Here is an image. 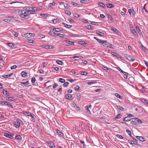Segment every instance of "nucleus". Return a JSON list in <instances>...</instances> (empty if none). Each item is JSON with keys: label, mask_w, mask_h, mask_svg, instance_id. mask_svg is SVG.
I'll list each match as a JSON object with an SVG mask.
<instances>
[{"label": "nucleus", "mask_w": 148, "mask_h": 148, "mask_svg": "<svg viewBox=\"0 0 148 148\" xmlns=\"http://www.w3.org/2000/svg\"><path fill=\"white\" fill-rule=\"evenodd\" d=\"M19 12L21 14L20 15V16L22 18L27 19L30 17L29 15L27 14H30L31 12H30L27 9H23V10H20Z\"/></svg>", "instance_id": "f257e3e1"}, {"label": "nucleus", "mask_w": 148, "mask_h": 148, "mask_svg": "<svg viewBox=\"0 0 148 148\" xmlns=\"http://www.w3.org/2000/svg\"><path fill=\"white\" fill-rule=\"evenodd\" d=\"M23 9H27L30 12H31V14H32L35 13L36 10V8L31 7H25L23 8Z\"/></svg>", "instance_id": "f03ea898"}, {"label": "nucleus", "mask_w": 148, "mask_h": 148, "mask_svg": "<svg viewBox=\"0 0 148 148\" xmlns=\"http://www.w3.org/2000/svg\"><path fill=\"white\" fill-rule=\"evenodd\" d=\"M23 124V121L18 119H17L16 121L14 122V124L15 125V127L17 128H18L21 125Z\"/></svg>", "instance_id": "7ed1b4c3"}, {"label": "nucleus", "mask_w": 148, "mask_h": 148, "mask_svg": "<svg viewBox=\"0 0 148 148\" xmlns=\"http://www.w3.org/2000/svg\"><path fill=\"white\" fill-rule=\"evenodd\" d=\"M102 45L106 47L111 48L112 49H115L114 46L111 47V45H112L107 42L106 41V42L104 43Z\"/></svg>", "instance_id": "20e7f679"}, {"label": "nucleus", "mask_w": 148, "mask_h": 148, "mask_svg": "<svg viewBox=\"0 0 148 148\" xmlns=\"http://www.w3.org/2000/svg\"><path fill=\"white\" fill-rule=\"evenodd\" d=\"M34 35V34L31 33H25L22 35V36L23 37L27 38L32 37Z\"/></svg>", "instance_id": "39448f33"}, {"label": "nucleus", "mask_w": 148, "mask_h": 148, "mask_svg": "<svg viewBox=\"0 0 148 148\" xmlns=\"http://www.w3.org/2000/svg\"><path fill=\"white\" fill-rule=\"evenodd\" d=\"M131 122L133 124L136 125L137 123V121L138 120V119L137 118H133L132 119Z\"/></svg>", "instance_id": "423d86ee"}, {"label": "nucleus", "mask_w": 148, "mask_h": 148, "mask_svg": "<svg viewBox=\"0 0 148 148\" xmlns=\"http://www.w3.org/2000/svg\"><path fill=\"white\" fill-rule=\"evenodd\" d=\"M65 97L68 99L71 100L73 99L72 95L69 94H66L65 95Z\"/></svg>", "instance_id": "0eeeda50"}, {"label": "nucleus", "mask_w": 148, "mask_h": 148, "mask_svg": "<svg viewBox=\"0 0 148 148\" xmlns=\"http://www.w3.org/2000/svg\"><path fill=\"white\" fill-rule=\"evenodd\" d=\"M64 5V7L65 8H69L70 6L68 4H67L66 3L61 2L60 3V6H61L62 5Z\"/></svg>", "instance_id": "6e6552de"}, {"label": "nucleus", "mask_w": 148, "mask_h": 148, "mask_svg": "<svg viewBox=\"0 0 148 148\" xmlns=\"http://www.w3.org/2000/svg\"><path fill=\"white\" fill-rule=\"evenodd\" d=\"M4 135L5 137L10 138L11 139H13L14 138V137L11 134H10L8 133H4Z\"/></svg>", "instance_id": "1a4fd4ad"}, {"label": "nucleus", "mask_w": 148, "mask_h": 148, "mask_svg": "<svg viewBox=\"0 0 148 148\" xmlns=\"http://www.w3.org/2000/svg\"><path fill=\"white\" fill-rule=\"evenodd\" d=\"M126 58L130 61H133L134 60V59L130 56H127L125 57Z\"/></svg>", "instance_id": "9d476101"}, {"label": "nucleus", "mask_w": 148, "mask_h": 148, "mask_svg": "<svg viewBox=\"0 0 148 148\" xmlns=\"http://www.w3.org/2000/svg\"><path fill=\"white\" fill-rule=\"evenodd\" d=\"M111 53L112 55L117 57L118 58H121L122 57L120 56L119 55L118 53H116L115 52H111Z\"/></svg>", "instance_id": "9b49d317"}, {"label": "nucleus", "mask_w": 148, "mask_h": 148, "mask_svg": "<svg viewBox=\"0 0 148 148\" xmlns=\"http://www.w3.org/2000/svg\"><path fill=\"white\" fill-rule=\"evenodd\" d=\"M136 138L138 140H140L142 142L144 141L145 140L144 138L142 136H136Z\"/></svg>", "instance_id": "f8f14e48"}, {"label": "nucleus", "mask_w": 148, "mask_h": 148, "mask_svg": "<svg viewBox=\"0 0 148 148\" xmlns=\"http://www.w3.org/2000/svg\"><path fill=\"white\" fill-rule=\"evenodd\" d=\"M72 106H73L74 108L76 109L77 110H80L78 106L74 103H72Z\"/></svg>", "instance_id": "ddd939ff"}, {"label": "nucleus", "mask_w": 148, "mask_h": 148, "mask_svg": "<svg viewBox=\"0 0 148 148\" xmlns=\"http://www.w3.org/2000/svg\"><path fill=\"white\" fill-rule=\"evenodd\" d=\"M53 30L56 32H61L63 31V30L61 29H60L58 28L54 27L53 28Z\"/></svg>", "instance_id": "4468645a"}, {"label": "nucleus", "mask_w": 148, "mask_h": 148, "mask_svg": "<svg viewBox=\"0 0 148 148\" xmlns=\"http://www.w3.org/2000/svg\"><path fill=\"white\" fill-rule=\"evenodd\" d=\"M82 97V96L81 94L80 93H78L77 94V98L79 101H80L81 99V98Z\"/></svg>", "instance_id": "2eb2a0df"}, {"label": "nucleus", "mask_w": 148, "mask_h": 148, "mask_svg": "<svg viewBox=\"0 0 148 148\" xmlns=\"http://www.w3.org/2000/svg\"><path fill=\"white\" fill-rule=\"evenodd\" d=\"M20 83L23 84V85H22L23 86H27L29 84V82L28 81H27L25 82H20Z\"/></svg>", "instance_id": "dca6fc26"}, {"label": "nucleus", "mask_w": 148, "mask_h": 148, "mask_svg": "<svg viewBox=\"0 0 148 148\" xmlns=\"http://www.w3.org/2000/svg\"><path fill=\"white\" fill-rule=\"evenodd\" d=\"M131 119L130 117H129L128 116H127L126 117H125L124 119H123V121H129L131 120Z\"/></svg>", "instance_id": "f3484780"}, {"label": "nucleus", "mask_w": 148, "mask_h": 148, "mask_svg": "<svg viewBox=\"0 0 148 148\" xmlns=\"http://www.w3.org/2000/svg\"><path fill=\"white\" fill-rule=\"evenodd\" d=\"M2 92L4 95H5L7 96H9V95L10 94L9 92L7 90H3Z\"/></svg>", "instance_id": "a211bd4d"}, {"label": "nucleus", "mask_w": 148, "mask_h": 148, "mask_svg": "<svg viewBox=\"0 0 148 148\" xmlns=\"http://www.w3.org/2000/svg\"><path fill=\"white\" fill-rule=\"evenodd\" d=\"M98 4L101 7H102L103 8H106L105 5L103 3L99 2L98 3Z\"/></svg>", "instance_id": "6ab92c4d"}, {"label": "nucleus", "mask_w": 148, "mask_h": 148, "mask_svg": "<svg viewBox=\"0 0 148 148\" xmlns=\"http://www.w3.org/2000/svg\"><path fill=\"white\" fill-rule=\"evenodd\" d=\"M14 98L13 97H7L5 99L7 101H13L15 100Z\"/></svg>", "instance_id": "aec40b11"}, {"label": "nucleus", "mask_w": 148, "mask_h": 148, "mask_svg": "<svg viewBox=\"0 0 148 148\" xmlns=\"http://www.w3.org/2000/svg\"><path fill=\"white\" fill-rule=\"evenodd\" d=\"M62 24L64 25V27L67 28H69L72 27L71 25H69L64 22L62 23Z\"/></svg>", "instance_id": "412c9836"}, {"label": "nucleus", "mask_w": 148, "mask_h": 148, "mask_svg": "<svg viewBox=\"0 0 148 148\" xmlns=\"http://www.w3.org/2000/svg\"><path fill=\"white\" fill-rule=\"evenodd\" d=\"M131 31L133 33V34L135 35H136L138 34L135 31L133 27H132L131 29Z\"/></svg>", "instance_id": "4be33fe9"}, {"label": "nucleus", "mask_w": 148, "mask_h": 148, "mask_svg": "<svg viewBox=\"0 0 148 148\" xmlns=\"http://www.w3.org/2000/svg\"><path fill=\"white\" fill-rule=\"evenodd\" d=\"M13 73H11L10 74L6 75H3L2 76V77L4 78H7L8 77H10L11 76L13 75Z\"/></svg>", "instance_id": "5701e85b"}, {"label": "nucleus", "mask_w": 148, "mask_h": 148, "mask_svg": "<svg viewBox=\"0 0 148 148\" xmlns=\"http://www.w3.org/2000/svg\"><path fill=\"white\" fill-rule=\"evenodd\" d=\"M65 42L68 44H69L70 45H74V42H73L70 41L68 40H66L65 41Z\"/></svg>", "instance_id": "b1692460"}, {"label": "nucleus", "mask_w": 148, "mask_h": 148, "mask_svg": "<svg viewBox=\"0 0 148 148\" xmlns=\"http://www.w3.org/2000/svg\"><path fill=\"white\" fill-rule=\"evenodd\" d=\"M111 30L114 32H115L116 33H118L119 32V31L116 28L112 27L111 28Z\"/></svg>", "instance_id": "393cba45"}, {"label": "nucleus", "mask_w": 148, "mask_h": 148, "mask_svg": "<svg viewBox=\"0 0 148 148\" xmlns=\"http://www.w3.org/2000/svg\"><path fill=\"white\" fill-rule=\"evenodd\" d=\"M15 138L16 139L19 140H21L22 139V137L21 136L19 135H16L15 137Z\"/></svg>", "instance_id": "a878e982"}, {"label": "nucleus", "mask_w": 148, "mask_h": 148, "mask_svg": "<svg viewBox=\"0 0 148 148\" xmlns=\"http://www.w3.org/2000/svg\"><path fill=\"white\" fill-rule=\"evenodd\" d=\"M106 6L109 8H113L114 7V5L111 3H108L106 4Z\"/></svg>", "instance_id": "bb28decb"}, {"label": "nucleus", "mask_w": 148, "mask_h": 148, "mask_svg": "<svg viewBox=\"0 0 148 148\" xmlns=\"http://www.w3.org/2000/svg\"><path fill=\"white\" fill-rule=\"evenodd\" d=\"M56 132L58 134V135L60 136H61L63 135V133L60 130H56Z\"/></svg>", "instance_id": "cd10ccee"}, {"label": "nucleus", "mask_w": 148, "mask_h": 148, "mask_svg": "<svg viewBox=\"0 0 148 148\" xmlns=\"http://www.w3.org/2000/svg\"><path fill=\"white\" fill-rule=\"evenodd\" d=\"M134 80V79L132 77H131L128 78V81L131 84L133 83Z\"/></svg>", "instance_id": "c85d7f7f"}, {"label": "nucleus", "mask_w": 148, "mask_h": 148, "mask_svg": "<svg viewBox=\"0 0 148 148\" xmlns=\"http://www.w3.org/2000/svg\"><path fill=\"white\" fill-rule=\"evenodd\" d=\"M7 101H0V105H6V104L7 103Z\"/></svg>", "instance_id": "c756f323"}, {"label": "nucleus", "mask_w": 148, "mask_h": 148, "mask_svg": "<svg viewBox=\"0 0 148 148\" xmlns=\"http://www.w3.org/2000/svg\"><path fill=\"white\" fill-rule=\"evenodd\" d=\"M126 140H128V142L131 145H134H134H135V144L134 143V142L133 140H128L127 139H126V140H125V141H126Z\"/></svg>", "instance_id": "7c9ffc66"}, {"label": "nucleus", "mask_w": 148, "mask_h": 148, "mask_svg": "<svg viewBox=\"0 0 148 148\" xmlns=\"http://www.w3.org/2000/svg\"><path fill=\"white\" fill-rule=\"evenodd\" d=\"M97 40L99 42L101 43V45L103 44L104 42H106V40H103L101 39H97Z\"/></svg>", "instance_id": "2f4dec72"}, {"label": "nucleus", "mask_w": 148, "mask_h": 148, "mask_svg": "<svg viewBox=\"0 0 148 148\" xmlns=\"http://www.w3.org/2000/svg\"><path fill=\"white\" fill-rule=\"evenodd\" d=\"M96 33L100 36H103L104 35V34L103 33H102L99 31H97L96 32Z\"/></svg>", "instance_id": "473e14b6"}, {"label": "nucleus", "mask_w": 148, "mask_h": 148, "mask_svg": "<svg viewBox=\"0 0 148 148\" xmlns=\"http://www.w3.org/2000/svg\"><path fill=\"white\" fill-rule=\"evenodd\" d=\"M27 73L25 71H23L21 73L22 76L24 77H25L27 75Z\"/></svg>", "instance_id": "72a5a7b5"}, {"label": "nucleus", "mask_w": 148, "mask_h": 148, "mask_svg": "<svg viewBox=\"0 0 148 148\" xmlns=\"http://www.w3.org/2000/svg\"><path fill=\"white\" fill-rule=\"evenodd\" d=\"M23 114L27 116H32V114H31L30 112H24L23 113Z\"/></svg>", "instance_id": "f704fd0d"}, {"label": "nucleus", "mask_w": 148, "mask_h": 148, "mask_svg": "<svg viewBox=\"0 0 148 148\" xmlns=\"http://www.w3.org/2000/svg\"><path fill=\"white\" fill-rule=\"evenodd\" d=\"M8 45L10 47L12 48H14L15 46V45L14 44L11 43H8Z\"/></svg>", "instance_id": "c9c22d12"}, {"label": "nucleus", "mask_w": 148, "mask_h": 148, "mask_svg": "<svg viewBox=\"0 0 148 148\" xmlns=\"http://www.w3.org/2000/svg\"><path fill=\"white\" fill-rule=\"evenodd\" d=\"M71 4L72 5H74L75 7H79V5L78 4L72 1L71 2Z\"/></svg>", "instance_id": "e433bc0d"}, {"label": "nucleus", "mask_w": 148, "mask_h": 148, "mask_svg": "<svg viewBox=\"0 0 148 148\" xmlns=\"http://www.w3.org/2000/svg\"><path fill=\"white\" fill-rule=\"evenodd\" d=\"M123 73V77L124 78L126 79L127 78L128 73L125 72V73Z\"/></svg>", "instance_id": "4c0bfd02"}, {"label": "nucleus", "mask_w": 148, "mask_h": 148, "mask_svg": "<svg viewBox=\"0 0 148 148\" xmlns=\"http://www.w3.org/2000/svg\"><path fill=\"white\" fill-rule=\"evenodd\" d=\"M121 114H119L116 115V117H115V119H119V118H121Z\"/></svg>", "instance_id": "58836bf2"}, {"label": "nucleus", "mask_w": 148, "mask_h": 148, "mask_svg": "<svg viewBox=\"0 0 148 148\" xmlns=\"http://www.w3.org/2000/svg\"><path fill=\"white\" fill-rule=\"evenodd\" d=\"M56 62L59 64L62 65L63 64V62L61 60H57L56 61Z\"/></svg>", "instance_id": "ea45409f"}, {"label": "nucleus", "mask_w": 148, "mask_h": 148, "mask_svg": "<svg viewBox=\"0 0 148 148\" xmlns=\"http://www.w3.org/2000/svg\"><path fill=\"white\" fill-rule=\"evenodd\" d=\"M128 11L130 15H131L132 13H133V12H135L134 10L132 9H129Z\"/></svg>", "instance_id": "a19ab883"}, {"label": "nucleus", "mask_w": 148, "mask_h": 148, "mask_svg": "<svg viewBox=\"0 0 148 148\" xmlns=\"http://www.w3.org/2000/svg\"><path fill=\"white\" fill-rule=\"evenodd\" d=\"M85 109L87 111V112L90 114H91V112L90 111V110L89 109V108H88V106H86L85 107Z\"/></svg>", "instance_id": "79ce46f5"}, {"label": "nucleus", "mask_w": 148, "mask_h": 148, "mask_svg": "<svg viewBox=\"0 0 148 148\" xmlns=\"http://www.w3.org/2000/svg\"><path fill=\"white\" fill-rule=\"evenodd\" d=\"M133 139L134 140V143L135 144V145H136L137 144V143H138V140L136 139L135 138L133 137L132 136V137Z\"/></svg>", "instance_id": "37998d69"}, {"label": "nucleus", "mask_w": 148, "mask_h": 148, "mask_svg": "<svg viewBox=\"0 0 148 148\" xmlns=\"http://www.w3.org/2000/svg\"><path fill=\"white\" fill-rule=\"evenodd\" d=\"M6 106H8V107L11 108H13V106L12 105L11 103L8 102H7V104H6Z\"/></svg>", "instance_id": "c03bdc74"}, {"label": "nucleus", "mask_w": 148, "mask_h": 148, "mask_svg": "<svg viewBox=\"0 0 148 148\" xmlns=\"http://www.w3.org/2000/svg\"><path fill=\"white\" fill-rule=\"evenodd\" d=\"M126 132H127L128 134L130 135L131 137H132V136L131 132L128 129H127L126 130Z\"/></svg>", "instance_id": "a18cd8bd"}, {"label": "nucleus", "mask_w": 148, "mask_h": 148, "mask_svg": "<svg viewBox=\"0 0 148 148\" xmlns=\"http://www.w3.org/2000/svg\"><path fill=\"white\" fill-rule=\"evenodd\" d=\"M59 81L62 83H64L65 82V80L62 78H60L59 79Z\"/></svg>", "instance_id": "49530a36"}, {"label": "nucleus", "mask_w": 148, "mask_h": 148, "mask_svg": "<svg viewBox=\"0 0 148 148\" xmlns=\"http://www.w3.org/2000/svg\"><path fill=\"white\" fill-rule=\"evenodd\" d=\"M96 82H97L96 81H91L90 82H88V84L89 85H91L92 84L96 83Z\"/></svg>", "instance_id": "de8ad7c7"}, {"label": "nucleus", "mask_w": 148, "mask_h": 148, "mask_svg": "<svg viewBox=\"0 0 148 148\" xmlns=\"http://www.w3.org/2000/svg\"><path fill=\"white\" fill-rule=\"evenodd\" d=\"M141 101L145 103L148 104V100H146L145 99H141Z\"/></svg>", "instance_id": "09e8293b"}, {"label": "nucleus", "mask_w": 148, "mask_h": 148, "mask_svg": "<svg viewBox=\"0 0 148 148\" xmlns=\"http://www.w3.org/2000/svg\"><path fill=\"white\" fill-rule=\"evenodd\" d=\"M74 89L76 90H79L80 89V88L77 85H76L74 88Z\"/></svg>", "instance_id": "8fccbe9b"}, {"label": "nucleus", "mask_w": 148, "mask_h": 148, "mask_svg": "<svg viewBox=\"0 0 148 148\" xmlns=\"http://www.w3.org/2000/svg\"><path fill=\"white\" fill-rule=\"evenodd\" d=\"M46 48L49 49H52L53 48V46L51 45H48L47 46Z\"/></svg>", "instance_id": "3c124183"}, {"label": "nucleus", "mask_w": 148, "mask_h": 148, "mask_svg": "<svg viewBox=\"0 0 148 148\" xmlns=\"http://www.w3.org/2000/svg\"><path fill=\"white\" fill-rule=\"evenodd\" d=\"M116 69L120 71L121 73H125V72L122 70L119 67H117Z\"/></svg>", "instance_id": "603ef678"}, {"label": "nucleus", "mask_w": 148, "mask_h": 148, "mask_svg": "<svg viewBox=\"0 0 148 148\" xmlns=\"http://www.w3.org/2000/svg\"><path fill=\"white\" fill-rule=\"evenodd\" d=\"M12 34L15 37H16L18 36V34L17 32H14V31H12Z\"/></svg>", "instance_id": "864d4df0"}, {"label": "nucleus", "mask_w": 148, "mask_h": 148, "mask_svg": "<svg viewBox=\"0 0 148 148\" xmlns=\"http://www.w3.org/2000/svg\"><path fill=\"white\" fill-rule=\"evenodd\" d=\"M117 108H119L120 110L122 111H123L124 110V109L123 108V107L120 106H117Z\"/></svg>", "instance_id": "5fc2aeb1"}, {"label": "nucleus", "mask_w": 148, "mask_h": 148, "mask_svg": "<svg viewBox=\"0 0 148 148\" xmlns=\"http://www.w3.org/2000/svg\"><path fill=\"white\" fill-rule=\"evenodd\" d=\"M69 83L68 82H64L63 84V86L65 87H66L69 85Z\"/></svg>", "instance_id": "6e6d98bb"}, {"label": "nucleus", "mask_w": 148, "mask_h": 148, "mask_svg": "<svg viewBox=\"0 0 148 148\" xmlns=\"http://www.w3.org/2000/svg\"><path fill=\"white\" fill-rule=\"evenodd\" d=\"M115 96L117 97L118 98H119L120 99H121V97L118 93H116L115 94Z\"/></svg>", "instance_id": "4d7b16f0"}, {"label": "nucleus", "mask_w": 148, "mask_h": 148, "mask_svg": "<svg viewBox=\"0 0 148 148\" xmlns=\"http://www.w3.org/2000/svg\"><path fill=\"white\" fill-rule=\"evenodd\" d=\"M57 35L59 36L60 38H64V35L63 34H62L60 33H59L58 34H57Z\"/></svg>", "instance_id": "13d9d810"}, {"label": "nucleus", "mask_w": 148, "mask_h": 148, "mask_svg": "<svg viewBox=\"0 0 148 148\" xmlns=\"http://www.w3.org/2000/svg\"><path fill=\"white\" fill-rule=\"evenodd\" d=\"M48 144L49 145L50 147H52V146H53V145H54V144L53 143L49 142L48 143Z\"/></svg>", "instance_id": "bf43d9fd"}, {"label": "nucleus", "mask_w": 148, "mask_h": 148, "mask_svg": "<svg viewBox=\"0 0 148 148\" xmlns=\"http://www.w3.org/2000/svg\"><path fill=\"white\" fill-rule=\"evenodd\" d=\"M58 20H59L57 18H56L55 19H54L53 20V23H56L58 21Z\"/></svg>", "instance_id": "052dcab7"}, {"label": "nucleus", "mask_w": 148, "mask_h": 148, "mask_svg": "<svg viewBox=\"0 0 148 148\" xmlns=\"http://www.w3.org/2000/svg\"><path fill=\"white\" fill-rule=\"evenodd\" d=\"M86 28L88 29H89V30L91 29H92L91 26L90 25H87L86 27Z\"/></svg>", "instance_id": "680f3d73"}, {"label": "nucleus", "mask_w": 148, "mask_h": 148, "mask_svg": "<svg viewBox=\"0 0 148 148\" xmlns=\"http://www.w3.org/2000/svg\"><path fill=\"white\" fill-rule=\"evenodd\" d=\"M32 82V83H34L36 81V79L34 77H32L31 79Z\"/></svg>", "instance_id": "e2e57ef3"}, {"label": "nucleus", "mask_w": 148, "mask_h": 148, "mask_svg": "<svg viewBox=\"0 0 148 148\" xmlns=\"http://www.w3.org/2000/svg\"><path fill=\"white\" fill-rule=\"evenodd\" d=\"M17 67V66L16 65H14L11 67L10 69H16Z\"/></svg>", "instance_id": "0e129e2a"}, {"label": "nucleus", "mask_w": 148, "mask_h": 148, "mask_svg": "<svg viewBox=\"0 0 148 148\" xmlns=\"http://www.w3.org/2000/svg\"><path fill=\"white\" fill-rule=\"evenodd\" d=\"M88 74V73L86 72L82 71L81 72V74L82 75H86Z\"/></svg>", "instance_id": "69168bd1"}, {"label": "nucleus", "mask_w": 148, "mask_h": 148, "mask_svg": "<svg viewBox=\"0 0 148 148\" xmlns=\"http://www.w3.org/2000/svg\"><path fill=\"white\" fill-rule=\"evenodd\" d=\"M136 30L138 32V33H139V32L140 31V30L138 26H136Z\"/></svg>", "instance_id": "338daca9"}, {"label": "nucleus", "mask_w": 148, "mask_h": 148, "mask_svg": "<svg viewBox=\"0 0 148 148\" xmlns=\"http://www.w3.org/2000/svg\"><path fill=\"white\" fill-rule=\"evenodd\" d=\"M116 137H117L120 138L121 139H123V137L122 136H121V135H119V134L117 135Z\"/></svg>", "instance_id": "774afa93"}]
</instances>
